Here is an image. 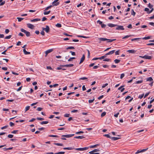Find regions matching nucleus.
<instances>
[{
	"instance_id": "obj_45",
	"label": "nucleus",
	"mask_w": 154,
	"mask_h": 154,
	"mask_svg": "<svg viewBox=\"0 0 154 154\" xmlns=\"http://www.w3.org/2000/svg\"><path fill=\"white\" fill-rule=\"evenodd\" d=\"M111 60L110 59L108 58H106L103 60L104 61H109Z\"/></svg>"
},
{
	"instance_id": "obj_53",
	"label": "nucleus",
	"mask_w": 154,
	"mask_h": 154,
	"mask_svg": "<svg viewBox=\"0 0 154 154\" xmlns=\"http://www.w3.org/2000/svg\"><path fill=\"white\" fill-rule=\"evenodd\" d=\"M125 76V74L124 73H122L121 75L120 78L121 79H122Z\"/></svg>"
},
{
	"instance_id": "obj_62",
	"label": "nucleus",
	"mask_w": 154,
	"mask_h": 154,
	"mask_svg": "<svg viewBox=\"0 0 154 154\" xmlns=\"http://www.w3.org/2000/svg\"><path fill=\"white\" fill-rule=\"evenodd\" d=\"M127 27L128 28L130 29H132V25L131 24H129Z\"/></svg>"
},
{
	"instance_id": "obj_16",
	"label": "nucleus",
	"mask_w": 154,
	"mask_h": 154,
	"mask_svg": "<svg viewBox=\"0 0 154 154\" xmlns=\"http://www.w3.org/2000/svg\"><path fill=\"white\" fill-rule=\"evenodd\" d=\"M98 39L102 41H105L107 40V38H98Z\"/></svg>"
},
{
	"instance_id": "obj_49",
	"label": "nucleus",
	"mask_w": 154,
	"mask_h": 154,
	"mask_svg": "<svg viewBox=\"0 0 154 154\" xmlns=\"http://www.w3.org/2000/svg\"><path fill=\"white\" fill-rule=\"evenodd\" d=\"M84 133V132L82 131H79L76 132L75 133V134H82V133Z\"/></svg>"
},
{
	"instance_id": "obj_46",
	"label": "nucleus",
	"mask_w": 154,
	"mask_h": 154,
	"mask_svg": "<svg viewBox=\"0 0 154 154\" xmlns=\"http://www.w3.org/2000/svg\"><path fill=\"white\" fill-rule=\"evenodd\" d=\"M153 7V6L151 5L150 3H149V4L148 5V7L150 8H152Z\"/></svg>"
},
{
	"instance_id": "obj_11",
	"label": "nucleus",
	"mask_w": 154,
	"mask_h": 154,
	"mask_svg": "<svg viewBox=\"0 0 154 154\" xmlns=\"http://www.w3.org/2000/svg\"><path fill=\"white\" fill-rule=\"evenodd\" d=\"M135 51L133 49V50H128L127 51V52H128L130 54H134V53L135 52Z\"/></svg>"
},
{
	"instance_id": "obj_41",
	"label": "nucleus",
	"mask_w": 154,
	"mask_h": 154,
	"mask_svg": "<svg viewBox=\"0 0 154 154\" xmlns=\"http://www.w3.org/2000/svg\"><path fill=\"white\" fill-rule=\"evenodd\" d=\"M94 152H93L92 151H90L89 152V153L90 154H100L99 153H94Z\"/></svg>"
},
{
	"instance_id": "obj_23",
	"label": "nucleus",
	"mask_w": 154,
	"mask_h": 154,
	"mask_svg": "<svg viewBox=\"0 0 154 154\" xmlns=\"http://www.w3.org/2000/svg\"><path fill=\"white\" fill-rule=\"evenodd\" d=\"M116 40V39H107V42H112L113 41H115Z\"/></svg>"
},
{
	"instance_id": "obj_13",
	"label": "nucleus",
	"mask_w": 154,
	"mask_h": 154,
	"mask_svg": "<svg viewBox=\"0 0 154 154\" xmlns=\"http://www.w3.org/2000/svg\"><path fill=\"white\" fill-rule=\"evenodd\" d=\"M145 59L151 60L152 59V57L150 56H148L146 55H145L144 57Z\"/></svg>"
},
{
	"instance_id": "obj_27",
	"label": "nucleus",
	"mask_w": 154,
	"mask_h": 154,
	"mask_svg": "<svg viewBox=\"0 0 154 154\" xmlns=\"http://www.w3.org/2000/svg\"><path fill=\"white\" fill-rule=\"evenodd\" d=\"M48 121H42L40 122V124L41 125L46 124H48Z\"/></svg>"
},
{
	"instance_id": "obj_18",
	"label": "nucleus",
	"mask_w": 154,
	"mask_h": 154,
	"mask_svg": "<svg viewBox=\"0 0 154 154\" xmlns=\"http://www.w3.org/2000/svg\"><path fill=\"white\" fill-rule=\"evenodd\" d=\"M63 149L66 150L67 149L69 150H72L73 148L72 147H64L63 148Z\"/></svg>"
},
{
	"instance_id": "obj_58",
	"label": "nucleus",
	"mask_w": 154,
	"mask_h": 154,
	"mask_svg": "<svg viewBox=\"0 0 154 154\" xmlns=\"http://www.w3.org/2000/svg\"><path fill=\"white\" fill-rule=\"evenodd\" d=\"M2 69L4 70H7L8 69V68L6 67H4L2 68Z\"/></svg>"
},
{
	"instance_id": "obj_37",
	"label": "nucleus",
	"mask_w": 154,
	"mask_h": 154,
	"mask_svg": "<svg viewBox=\"0 0 154 154\" xmlns=\"http://www.w3.org/2000/svg\"><path fill=\"white\" fill-rule=\"evenodd\" d=\"M56 26L57 27H61V25L60 23H58L56 25Z\"/></svg>"
},
{
	"instance_id": "obj_21",
	"label": "nucleus",
	"mask_w": 154,
	"mask_h": 154,
	"mask_svg": "<svg viewBox=\"0 0 154 154\" xmlns=\"http://www.w3.org/2000/svg\"><path fill=\"white\" fill-rule=\"evenodd\" d=\"M115 50H112V51H109V52L108 53V54L109 55H111L113 54L115 52Z\"/></svg>"
},
{
	"instance_id": "obj_56",
	"label": "nucleus",
	"mask_w": 154,
	"mask_h": 154,
	"mask_svg": "<svg viewBox=\"0 0 154 154\" xmlns=\"http://www.w3.org/2000/svg\"><path fill=\"white\" fill-rule=\"evenodd\" d=\"M8 127V125H5L4 126H3L1 128V129L3 130V129H5V128H7V127Z\"/></svg>"
},
{
	"instance_id": "obj_2",
	"label": "nucleus",
	"mask_w": 154,
	"mask_h": 154,
	"mask_svg": "<svg viewBox=\"0 0 154 154\" xmlns=\"http://www.w3.org/2000/svg\"><path fill=\"white\" fill-rule=\"evenodd\" d=\"M88 148V147H86L84 148H77L75 149V150L78 151H84L87 150Z\"/></svg>"
},
{
	"instance_id": "obj_35",
	"label": "nucleus",
	"mask_w": 154,
	"mask_h": 154,
	"mask_svg": "<svg viewBox=\"0 0 154 154\" xmlns=\"http://www.w3.org/2000/svg\"><path fill=\"white\" fill-rule=\"evenodd\" d=\"M106 112H104L102 113L101 115V117H103L104 116L106 115Z\"/></svg>"
},
{
	"instance_id": "obj_3",
	"label": "nucleus",
	"mask_w": 154,
	"mask_h": 154,
	"mask_svg": "<svg viewBox=\"0 0 154 154\" xmlns=\"http://www.w3.org/2000/svg\"><path fill=\"white\" fill-rule=\"evenodd\" d=\"M116 26V30H124L125 29L123 26H122L118 25H117V26Z\"/></svg>"
},
{
	"instance_id": "obj_42",
	"label": "nucleus",
	"mask_w": 154,
	"mask_h": 154,
	"mask_svg": "<svg viewBox=\"0 0 154 154\" xmlns=\"http://www.w3.org/2000/svg\"><path fill=\"white\" fill-rule=\"evenodd\" d=\"M75 57H70V58L68 60V61H71L73 59H75Z\"/></svg>"
},
{
	"instance_id": "obj_12",
	"label": "nucleus",
	"mask_w": 154,
	"mask_h": 154,
	"mask_svg": "<svg viewBox=\"0 0 154 154\" xmlns=\"http://www.w3.org/2000/svg\"><path fill=\"white\" fill-rule=\"evenodd\" d=\"M85 137L83 136H75L74 137V138H76V139H82L83 138H84Z\"/></svg>"
},
{
	"instance_id": "obj_32",
	"label": "nucleus",
	"mask_w": 154,
	"mask_h": 154,
	"mask_svg": "<svg viewBox=\"0 0 154 154\" xmlns=\"http://www.w3.org/2000/svg\"><path fill=\"white\" fill-rule=\"evenodd\" d=\"M120 61V60L117 59L115 60H114V62L116 63H119Z\"/></svg>"
},
{
	"instance_id": "obj_39",
	"label": "nucleus",
	"mask_w": 154,
	"mask_h": 154,
	"mask_svg": "<svg viewBox=\"0 0 154 154\" xmlns=\"http://www.w3.org/2000/svg\"><path fill=\"white\" fill-rule=\"evenodd\" d=\"M74 48L72 46H71V47H69L66 48V49L67 50L68 49H74Z\"/></svg>"
},
{
	"instance_id": "obj_40",
	"label": "nucleus",
	"mask_w": 154,
	"mask_h": 154,
	"mask_svg": "<svg viewBox=\"0 0 154 154\" xmlns=\"http://www.w3.org/2000/svg\"><path fill=\"white\" fill-rule=\"evenodd\" d=\"M144 95V94H143L141 95H140L138 97V98L140 99H141L143 97Z\"/></svg>"
},
{
	"instance_id": "obj_55",
	"label": "nucleus",
	"mask_w": 154,
	"mask_h": 154,
	"mask_svg": "<svg viewBox=\"0 0 154 154\" xmlns=\"http://www.w3.org/2000/svg\"><path fill=\"white\" fill-rule=\"evenodd\" d=\"M62 67H60V66L59 67H57L56 68V69L57 70H60V69H62L63 68Z\"/></svg>"
},
{
	"instance_id": "obj_25",
	"label": "nucleus",
	"mask_w": 154,
	"mask_h": 154,
	"mask_svg": "<svg viewBox=\"0 0 154 154\" xmlns=\"http://www.w3.org/2000/svg\"><path fill=\"white\" fill-rule=\"evenodd\" d=\"M131 14L134 16L136 14V13L134 11L133 9L131 10Z\"/></svg>"
},
{
	"instance_id": "obj_4",
	"label": "nucleus",
	"mask_w": 154,
	"mask_h": 154,
	"mask_svg": "<svg viewBox=\"0 0 154 154\" xmlns=\"http://www.w3.org/2000/svg\"><path fill=\"white\" fill-rule=\"evenodd\" d=\"M42 29L43 30L45 31L47 33H48L50 31V28L48 26L46 25V28H43Z\"/></svg>"
},
{
	"instance_id": "obj_64",
	"label": "nucleus",
	"mask_w": 154,
	"mask_h": 154,
	"mask_svg": "<svg viewBox=\"0 0 154 154\" xmlns=\"http://www.w3.org/2000/svg\"><path fill=\"white\" fill-rule=\"evenodd\" d=\"M97 23H99V24L101 25V24H103V22L102 21H100V20H98L97 21Z\"/></svg>"
},
{
	"instance_id": "obj_36",
	"label": "nucleus",
	"mask_w": 154,
	"mask_h": 154,
	"mask_svg": "<svg viewBox=\"0 0 154 154\" xmlns=\"http://www.w3.org/2000/svg\"><path fill=\"white\" fill-rule=\"evenodd\" d=\"M11 36H12V35H9L8 36H6L5 37V39H10V38H11Z\"/></svg>"
},
{
	"instance_id": "obj_60",
	"label": "nucleus",
	"mask_w": 154,
	"mask_h": 154,
	"mask_svg": "<svg viewBox=\"0 0 154 154\" xmlns=\"http://www.w3.org/2000/svg\"><path fill=\"white\" fill-rule=\"evenodd\" d=\"M43 109V108H41V107H38L37 109V111H41L42 109Z\"/></svg>"
},
{
	"instance_id": "obj_6",
	"label": "nucleus",
	"mask_w": 154,
	"mask_h": 154,
	"mask_svg": "<svg viewBox=\"0 0 154 154\" xmlns=\"http://www.w3.org/2000/svg\"><path fill=\"white\" fill-rule=\"evenodd\" d=\"M74 66L73 64H66L65 65H60V67H71Z\"/></svg>"
},
{
	"instance_id": "obj_9",
	"label": "nucleus",
	"mask_w": 154,
	"mask_h": 154,
	"mask_svg": "<svg viewBox=\"0 0 154 154\" xmlns=\"http://www.w3.org/2000/svg\"><path fill=\"white\" fill-rule=\"evenodd\" d=\"M27 25V27L31 29H33L34 26L33 25L30 23H28Z\"/></svg>"
},
{
	"instance_id": "obj_30",
	"label": "nucleus",
	"mask_w": 154,
	"mask_h": 154,
	"mask_svg": "<svg viewBox=\"0 0 154 154\" xmlns=\"http://www.w3.org/2000/svg\"><path fill=\"white\" fill-rule=\"evenodd\" d=\"M131 36H132L131 35H126V36H125L124 37H123L122 38V39H124L128 38Z\"/></svg>"
},
{
	"instance_id": "obj_51",
	"label": "nucleus",
	"mask_w": 154,
	"mask_h": 154,
	"mask_svg": "<svg viewBox=\"0 0 154 154\" xmlns=\"http://www.w3.org/2000/svg\"><path fill=\"white\" fill-rule=\"evenodd\" d=\"M37 119L39 120L42 121L44 120V119L43 118L38 117L37 118Z\"/></svg>"
},
{
	"instance_id": "obj_24",
	"label": "nucleus",
	"mask_w": 154,
	"mask_h": 154,
	"mask_svg": "<svg viewBox=\"0 0 154 154\" xmlns=\"http://www.w3.org/2000/svg\"><path fill=\"white\" fill-rule=\"evenodd\" d=\"M54 144L55 145L58 146H63V144L60 143H54Z\"/></svg>"
},
{
	"instance_id": "obj_43",
	"label": "nucleus",
	"mask_w": 154,
	"mask_h": 154,
	"mask_svg": "<svg viewBox=\"0 0 154 154\" xmlns=\"http://www.w3.org/2000/svg\"><path fill=\"white\" fill-rule=\"evenodd\" d=\"M9 125L11 127H12L14 125V124L12 122H10L9 123Z\"/></svg>"
},
{
	"instance_id": "obj_26",
	"label": "nucleus",
	"mask_w": 154,
	"mask_h": 154,
	"mask_svg": "<svg viewBox=\"0 0 154 154\" xmlns=\"http://www.w3.org/2000/svg\"><path fill=\"white\" fill-rule=\"evenodd\" d=\"M44 11L43 14L45 15L48 14L51 12V11Z\"/></svg>"
},
{
	"instance_id": "obj_1",
	"label": "nucleus",
	"mask_w": 154,
	"mask_h": 154,
	"mask_svg": "<svg viewBox=\"0 0 154 154\" xmlns=\"http://www.w3.org/2000/svg\"><path fill=\"white\" fill-rule=\"evenodd\" d=\"M20 31L21 32L24 33L26 36L29 37L30 35V33L29 32L27 31L24 29L21 28L20 29Z\"/></svg>"
},
{
	"instance_id": "obj_31",
	"label": "nucleus",
	"mask_w": 154,
	"mask_h": 154,
	"mask_svg": "<svg viewBox=\"0 0 154 154\" xmlns=\"http://www.w3.org/2000/svg\"><path fill=\"white\" fill-rule=\"evenodd\" d=\"M141 38H132L131 39V40L132 41H137V40H138L139 39H141Z\"/></svg>"
},
{
	"instance_id": "obj_28",
	"label": "nucleus",
	"mask_w": 154,
	"mask_h": 154,
	"mask_svg": "<svg viewBox=\"0 0 154 154\" xmlns=\"http://www.w3.org/2000/svg\"><path fill=\"white\" fill-rule=\"evenodd\" d=\"M49 137H57L58 136L57 135H49L48 136Z\"/></svg>"
},
{
	"instance_id": "obj_10",
	"label": "nucleus",
	"mask_w": 154,
	"mask_h": 154,
	"mask_svg": "<svg viewBox=\"0 0 154 154\" xmlns=\"http://www.w3.org/2000/svg\"><path fill=\"white\" fill-rule=\"evenodd\" d=\"M107 26L109 27H114L116 26H117V25L114 24H113L112 23H108L107 24Z\"/></svg>"
},
{
	"instance_id": "obj_61",
	"label": "nucleus",
	"mask_w": 154,
	"mask_h": 154,
	"mask_svg": "<svg viewBox=\"0 0 154 154\" xmlns=\"http://www.w3.org/2000/svg\"><path fill=\"white\" fill-rule=\"evenodd\" d=\"M9 32V30L8 29H6L5 30V32L6 34H8Z\"/></svg>"
},
{
	"instance_id": "obj_54",
	"label": "nucleus",
	"mask_w": 154,
	"mask_h": 154,
	"mask_svg": "<svg viewBox=\"0 0 154 154\" xmlns=\"http://www.w3.org/2000/svg\"><path fill=\"white\" fill-rule=\"evenodd\" d=\"M100 150L98 149H95L93 150L92 151H92L93 152H97L99 151Z\"/></svg>"
},
{
	"instance_id": "obj_29",
	"label": "nucleus",
	"mask_w": 154,
	"mask_h": 154,
	"mask_svg": "<svg viewBox=\"0 0 154 154\" xmlns=\"http://www.w3.org/2000/svg\"><path fill=\"white\" fill-rule=\"evenodd\" d=\"M103 136L109 138L111 139L112 138V137L110 136L109 134H105Z\"/></svg>"
},
{
	"instance_id": "obj_7",
	"label": "nucleus",
	"mask_w": 154,
	"mask_h": 154,
	"mask_svg": "<svg viewBox=\"0 0 154 154\" xmlns=\"http://www.w3.org/2000/svg\"><path fill=\"white\" fill-rule=\"evenodd\" d=\"M53 51V49H51L49 50H47L45 51V54L46 55H47L48 54L51 53Z\"/></svg>"
},
{
	"instance_id": "obj_52",
	"label": "nucleus",
	"mask_w": 154,
	"mask_h": 154,
	"mask_svg": "<svg viewBox=\"0 0 154 154\" xmlns=\"http://www.w3.org/2000/svg\"><path fill=\"white\" fill-rule=\"evenodd\" d=\"M30 108V106H26L25 108V111H27Z\"/></svg>"
},
{
	"instance_id": "obj_47",
	"label": "nucleus",
	"mask_w": 154,
	"mask_h": 154,
	"mask_svg": "<svg viewBox=\"0 0 154 154\" xmlns=\"http://www.w3.org/2000/svg\"><path fill=\"white\" fill-rule=\"evenodd\" d=\"M13 135L12 134H9L8 136V137L9 138H12L13 137Z\"/></svg>"
},
{
	"instance_id": "obj_57",
	"label": "nucleus",
	"mask_w": 154,
	"mask_h": 154,
	"mask_svg": "<svg viewBox=\"0 0 154 154\" xmlns=\"http://www.w3.org/2000/svg\"><path fill=\"white\" fill-rule=\"evenodd\" d=\"M69 114L66 113L64 115V116L66 117H69Z\"/></svg>"
},
{
	"instance_id": "obj_5",
	"label": "nucleus",
	"mask_w": 154,
	"mask_h": 154,
	"mask_svg": "<svg viewBox=\"0 0 154 154\" xmlns=\"http://www.w3.org/2000/svg\"><path fill=\"white\" fill-rule=\"evenodd\" d=\"M74 135V134H69L66 135H63L62 136V137H64L66 138H70L72 137Z\"/></svg>"
},
{
	"instance_id": "obj_63",
	"label": "nucleus",
	"mask_w": 154,
	"mask_h": 154,
	"mask_svg": "<svg viewBox=\"0 0 154 154\" xmlns=\"http://www.w3.org/2000/svg\"><path fill=\"white\" fill-rule=\"evenodd\" d=\"M149 93L150 92H148L146 93L144 96V98H145L149 94Z\"/></svg>"
},
{
	"instance_id": "obj_44",
	"label": "nucleus",
	"mask_w": 154,
	"mask_h": 154,
	"mask_svg": "<svg viewBox=\"0 0 154 154\" xmlns=\"http://www.w3.org/2000/svg\"><path fill=\"white\" fill-rule=\"evenodd\" d=\"M119 50H118L116 51H115V54L116 55H119Z\"/></svg>"
},
{
	"instance_id": "obj_33",
	"label": "nucleus",
	"mask_w": 154,
	"mask_h": 154,
	"mask_svg": "<svg viewBox=\"0 0 154 154\" xmlns=\"http://www.w3.org/2000/svg\"><path fill=\"white\" fill-rule=\"evenodd\" d=\"M150 36H147V37H143L142 38L143 39H145V40H147L150 39Z\"/></svg>"
},
{
	"instance_id": "obj_15",
	"label": "nucleus",
	"mask_w": 154,
	"mask_h": 154,
	"mask_svg": "<svg viewBox=\"0 0 154 154\" xmlns=\"http://www.w3.org/2000/svg\"><path fill=\"white\" fill-rule=\"evenodd\" d=\"M40 20H41V19H39V18H35V19H33V20H31V21L32 22H36V21H40Z\"/></svg>"
},
{
	"instance_id": "obj_34",
	"label": "nucleus",
	"mask_w": 154,
	"mask_h": 154,
	"mask_svg": "<svg viewBox=\"0 0 154 154\" xmlns=\"http://www.w3.org/2000/svg\"><path fill=\"white\" fill-rule=\"evenodd\" d=\"M18 20V21L19 22H20L22 20H23L24 19V18H21V17H17V18Z\"/></svg>"
},
{
	"instance_id": "obj_59",
	"label": "nucleus",
	"mask_w": 154,
	"mask_h": 154,
	"mask_svg": "<svg viewBox=\"0 0 154 154\" xmlns=\"http://www.w3.org/2000/svg\"><path fill=\"white\" fill-rule=\"evenodd\" d=\"M70 53H71V54L73 56H74L75 55V53L74 52H73L72 51H70Z\"/></svg>"
},
{
	"instance_id": "obj_14",
	"label": "nucleus",
	"mask_w": 154,
	"mask_h": 154,
	"mask_svg": "<svg viewBox=\"0 0 154 154\" xmlns=\"http://www.w3.org/2000/svg\"><path fill=\"white\" fill-rule=\"evenodd\" d=\"M23 52H24V54L26 55L29 54H30V52L27 51H26L25 48H24L23 49Z\"/></svg>"
},
{
	"instance_id": "obj_19",
	"label": "nucleus",
	"mask_w": 154,
	"mask_h": 154,
	"mask_svg": "<svg viewBox=\"0 0 154 154\" xmlns=\"http://www.w3.org/2000/svg\"><path fill=\"white\" fill-rule=\"evenodd\" d=\"M144 11L146 12V13L148 14H150V13L149 12V9L147 8H146L144 9Z\"/></svg>"
},
{
	"instance_id": "obj_38",
	"label": "nucleus",
	"mask_w": 154,
	"mask_h": 154,
	"mask_svg": "<svg viewBox=\"0 0 154 154\" xmlns=\"http://www.w3.org/2000/svg\"><path fill=\"white\" fill-rule=\"evenodd\" d=\"M143 82V80H140L137 81L136 82V84H140Z\"/></svg>"
},
{
	"instance_id": "obj_50",
	"label": "nucleus",
	"mask_w": 154,
	"mask_h": 154,
	"mask_svg": "<svg viewBox=\"0 0 154 154\" xmlns=\"http://www.w3.org/2000/svg\"><path fill=\"white\" fill-rule=\"evenodd\" d=\"M94 98L93 100H88V102L90 103H91L92 102H93L94 101Z\"/></svg>"
},
{
	"instance_id": "obj_22",
	"label": "nucleus",
	"mask_w": 154,
	"mask_h": 154,
	"mask_svg": "<svg viewBox=\"0 0 154 154\" xmlns=\"http://www.w3.org/2000/svg\"><path fill=\"white\" fill-rule=\"evenodd\" d=\"M53 6L52 5H50L47 7H46L44 11H45L47 10H48V9L50 8Z\"/></svg>"
},
{
	"instance_id": "obj_48",
	"label": "nucleus",
	"mask_w": 154,
	"mask_h": 154,
	"mask_svg": "<svg viewBox=\"0 0 154 154\" xmlns=\"http://www.w3.org/2000/svg\"><path fill=\"white\" fill-rule=\"evenodd\" d=\"M108 85V84L107 83H106L105 84H104L102 85V88H104L105 87H106V86H107V85Z\"/></svg>"
},
{
	"instance_id": "obj_17",
	"label": "nucleus",
	"mask_w": 154,
	"mask_h": 154,
	"mask_svg": "<svg viewBox=\"0 0 154 154\" xmlns=\"http://www.w3.org/2000/svg\"><path fill=\"white\" fill-rule=\"evenodd\" d=\"M146 80L147 81L151 82L153 81V79L151 77H148L146 78Z\"/></svg>"
},
{
	"instance_id": "obj_20",
	"label": "nucleus",
	"mask_w": 154,
	"mask_h": 154,
	"mask_svg": "<svg viewBox=\"0 0 154 154\" xmlns=\"http://www.w3.org/2000/svg\"><path fill=\"white\" fill-rule=\"evenodd\" d=\"M120 138L119 137H112L111 139L113 140H116L118 139H119Z\"/></svg>"
},
{
	"instance_id": "obj_8",
	"label": "nucleus",
	"mask_w": 154,
	"mask_h": 154,
	"mask_svg": "<svg viewBox=\"0 0 154 154\" xmlns=\"http://www.w3.org/2000/svg\"><path fill=\"white\" fill-rule=\"evenodd\" d=\"M85 55L84 54L83 55V56L82 57L80 61V63H79V64H81V63H82L84 61V60L85 59Z\"/></svg>"
}]
</instances>
